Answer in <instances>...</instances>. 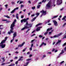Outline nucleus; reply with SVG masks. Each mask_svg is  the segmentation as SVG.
Instances as JSON below:
<instances>
[{
	"mask_svg": "<svg viewBox=\"0 0 66 66\" xmlns=\"http://www.w3.org/2000/svg\"><path fill=\"white\" fill-rule=\"evenodd\" d=\"M66 23H65L64 24H63V27H64V26H65V25H66Z\"/></svg>",
	"mask_w": 66,
	"mask_h": 66,
	"instance_id": "09e8293b",
	"label": "nucleus"
},
{
	"mask_svg": "<svg viewBox=\"0 0 66 66\" xmlns=\"http://www.w3.org/2000/svg\"><path fill=\"white\" fill-rule=\"evenodd\" d=\"M40 28H41V27H38L36 30V31H37V32L38 31H39V30H40Z\"/></svg>",
	"mask_w": 66,
	"mask_h": 66,
	"instance_id": "ddd939ff",
	"label": "nucleus"
},
{
	"mask_svg": "<svg viewBox=\"0 0 66 66\" xmlns=\"http://www.w3.org/2000/svg\"><path fill=\"white\" fill-rule=\"evenodd\" d=\"M5 59V57H3V58H1V59L3 60V62H4V61H5V59Z\"/></svg>",
	"mask_w": 66,
	"mask_h": 66,
	"instance_id": "6ab92c4d",
	"label": "nucleus"
},
{
	"mask_svg": "<svg viewBox=\"0 0 66 66\" xmlns=\"http://www.w3.org/2000/svg\"><path fill=\"white\" fill-rule=\"evenodd\" d=\"M35 15V14H34L32 15H31V17H34Z\"/></svg>",
	"mask_w": 66,
	"mask_h": 66,
	"instance_id": "79ce46f5",
	"label": "nucleus"
},
{
	"mask_svg": "<svg viewBox=\"0 0 66 66\" xmlns=\"http://www.w3.org/2000/svg\"><path fill=\"white\" fill-rule=\"evenodd\" d=\"M53 22H54V23L55 26H57V22L56 21L54 20L53 21Z\"/></svg>",
	"mask_w": 66,
	"mask_h": 66,
	"instance_id": "7ed1b4c3",
	"label": "nucleus"
},
{
	"mask_svg": "<svg viewBox=\"0 0 66 66\" xmlns=\"http://www.w3.org/2000/svg\"><path fill=\"white\" fill-rule=\"evenodd\" d=\"M39 37L42 38L43 37V36L42 35H40L39 36Z\"/></svg>",
	"mask_w": 66,
	"mask_h": 66,
	"instance_id": "e2e57ef3",
	"label": "nucleus"
},
{
	"mask_svg": "<svg viewBox=\"0 0 66 66\" xmlns=\"http://www.w3.org/2000/svg\"><path fill=\"white\" fill-rule=\"evenodd\" d=\"M34 35H35V34H33L32 35H31V36H34Z\"/></svg>",
	"mask_w": 66,
	"mask_h": 66,
	"instance_id": "bf43d9fd",
	"label": "nucleus"
},
{
	"mask_svg": "<svg viewBox=\"0 0 66 66\" xmlns=\"http://www.w3.org/2000/svg\"><path fill=\"white\" fill-rule=\"evenodd\" d=\"M52 27H51L50 28H48L47 30V32H48V31H50L51 30H52Z\"/></svg>",
	"mask_w": 66,
	"mask_h": 66,
	"instance_id": "dca6fc26",
	"label": "nucleus"
},
{
	"mask_svg": "<svg viewBox=\"0 0 66 66\" xmlns=\"http://www.w3.org/2000/svg\"><path fill=\"white\" fill-rule=\"evenodd\" d=\"M64 38H66V35L63 38V39H64Z\"/></svg>",
	"mask_w": 66,
	"mask_h": 66,
	"instance_id": "c03bdc74",
	"label": "nucleus"
},
{
	"mask_svg": "<svg viewBox=\"0 0 66 66\" xmlns=\"http://www.w3.org/2000/svg\"><path fill=\"white\" fill-rule=\"evenodd\" d=\"M0 46H1L2 48H4L5 47V44H2L0 45Z\"/></svg>",
	"mask_w": 66,
	"mask_h": 66,
	"instance_id": "6e6552de",
	"label": "nucleus"
},
{
	"mask_svg": "<svg viewBox=\"0 0 66 66\" xmlns=\"http://www.w3.org/2000/svg\"><path fill=\"white\" fill-rule=\"evenodd\" d=\"M24 6V5H21V7H20V8H22V7H23Z\"/></svg>",
	"mask_w": 66,
	"mask_h": 66,
	"instance_id": "58836bf2",
	"label": "nucleus"
},
{
	"mask_svg": "<svg viewBox=\"0 0 66 66\" xmlns=\"http://www.w3.org/2000/svg\"><path fill=\"white\" fill-rule=\"evenodd\" d=\"M31 59H27L26 61H30V60H31Z\"/></svg>",
	"mask_w": 66,
	"mask_h": 66,
	"instance_id": "c756f323",
	"label": "nucleus"
},
{
	"mask_svg": "<svg viewBox=\"0 0 66 66\" xmlns=\"http://www.w3.org/2000/svg\"><path fill=\"white\" fill-rule=\"evenodd\" d=\"M16 22V20L15 19L14 20V22L13 23L11 24L10 26V31L8 32V33L9 34H11V33H14V27H15V22Z\"/></svg>",
	"mask_w": 66,
	"mask_h": 66,
	"instance_id": "f03ea898",
	"label": "nucleus"
},
{
	"mask_svg": "<svg viewBox=\"0 0 66 66\" xmlns=\"http://www.w3.org/2000/svg\"><path fill=\"white\" fill-rule=\"evenodd\" d=\"M46 0H43L42 1V2H46Z\"/></svg>",
	"mask_w": 66,
	"mask_h": 66,
	"instance_id": "37998d69",
	"label": "nucleus"
},
{
	"mask_svg": "<svg viewBox=\"0 0 66 66\" xmlns=\"http://www.w3.org/2000/svg\"><path fill=\"white\" fill-rule=\"evenodd\" d=\"M48 53V54H51V52H49Z\"/></svg>",
	"mask_w": 66,
	"mask_h": 66,
	"instance_id": "6e6d98bb",
	"label": "nucleus"
},
{
	"mask_svg": "<svg viewBox=\"0 0 66 66\" xmlns=\"http://www.w3.org/2000/svg\"><path fill=\"white\" fill-rule=\"evenodd\" d=\"M5 17H7V18H10V16H8V15H4Z\"/></svg>",
	"mask_w": 66,
	"mask_h": 66,
	"instance_id": "5701e85b",
	"label": "nucleus"
},
{
	"mask_svg": "<svg viewBox=\"0 0 66 66\" xmlns=\"http://www.w3.org/2000/svg\"><path fill=\"white\" fill-rule=\"evenodd\" d=\"M61 40H58V41L57 42L55 45H57V44H59V43H61Z\"/></svg>",
	"mask_w": 66,
	"mask_h": 66,
	"instance_id": "9b49d317",
	"label": "nucleus"
},
{
	"mask_svg": "<svg viewBox=\"0 0 66 66\" xmlns=\"http://www.w3.org/2000/svg\"><path fill=\"white\" fill-rule=\"evenodd\" d=\"M16 18L17 19H19V17H18V16H16Z\"/></svg>",
	"mask_w": 66,
	"mask_h": 66,
	"instance_id": "864d4df0",
	"label": "nucleus"
},
{
	"mask_svg": "<svg viewBox=\"0 0 66 66\" xmlns=\"http://www.w3.org/2000/svg\"><path fill=\"white\" fill-rule=\"evenodd\" d=\"M18 61H16L15 62V64H18Z\"/></svg>",
	"mask_w": 66,
	"mask_h": 66,
	"instance_id": "de8ad7c7",
	"label": "nucleus"
},
{
	"mask_svg": "<svg viewBox=\"0 0 66 66\" xmlns=\"http://www.w3.org/2000/svg\"><path fill=\"white\" fill-rule=\"evenodd\" d=\"M7 6H8V5L7 4H6V5H5V6L6 7V9L7 8Z\"/></svg>",
	"mask_w": 66,
	"mask_h": 66,
	"instance_id": "72a5a7b5",
	"label": "nucleus"
},
{
	"mask_svg": "<svg viewBox=\"0 0 66 66\" xmlns=\"http://www.w3.org/2000/svg\"><path fill=\"white\" fill-rule=\"evenodd\" d=\"M50 20H48V21L47 22V23H49V22H50Z\"/></svg>",
	"mask_w": 66,
	"mask_h": 66,
	"instance_id": "4d7b16f0",
	"label": "nucleus"
},
{
	"mask_svg": "<svg viewBox=\"0 0 66 66\" xmlns=\"http://www.w3.org/2000/svg\"><path fill=\"white\" fill-rule=\"evenodd\" d=\"M46 55H44L43 56V57H46Z\"/></svg>",
	"mask_w": 66,
	"mask_h": 66,
	"instance_id": "774afa93",
	"label": "nucleus"
},
{
	"mask_svg": "<svg viewBox=\"0 0 66 66\" xmlns=\"http://www.w3.org/2000/svg\"><path fill=\"white\" fill-rule=\"evenodd\" d=\"M23 3V2H22V1H21L20 2L19 4H21V3Z\"/></svg>",
	"mask_w": 66,
	"mask_h": 66,
	"instance_id": "f704fd0d",
	"label": "nucleus"
},
{
	"mask_svg": "<svg viewBox=\"0 0 66 66\" xmlns=\"http://www.w3.org/2000/svg\"><path fill=\"white\" fill-rule=\"evenodd\" d=\"M51 24V23H49L48 24V26H50Z\"/></svg>",
	"mask_w": 66,
	"mask_h": 66,
	"instance_id": "680f3d73",
	"label": "nucleus"
},
{
	"mask_svg": "<svg viewBox=\"0 0 66 66\" xmlns=\"http://www.w3.org/2000/svg\"><path fill=\"white\" fill-rule=\"evenodd\" d=\"M43 45H44V46H46V43H44V42H42V44L39 46L40 47H41L43 46Z\"/></svg>",
	"mask_w": 66,
	"mask_h": 66,
	"instance_id": "1a4fd4ad",
	"label": "nucleus"
},
{
	"mask_svg": "<svg viewBox=\"0 0 66 66\" xmlns=\"http://www.w3.org/2000/svg\"><path fill=\"white\" fill-rule=\"evenodd\" d=\"M51 33H52V32H49V35H50V34H51Z\"/></svg>",
	"mask_w": 66,
	"mask_h": 66,
	"instance_id": "338daca9",
	"label": "nucleus"
},
{
	"mask_svg": "<svg viewBox=\"0 0 66 66\" xmlns=\"http://www.w3.org/2000/svg\"><path fill=\"white\" fill-rule=\"evenodd\" d=\"M33 44H32L31 45V47H33Z\"/></svg>",
	"mask_w": 66,
	"mask_h": 66,
	"instance_id": "13d9d810",
	"label": "nucleus"
},
{
	"mask_svg": "<svg viewBox=\"0 0 66 66\" xmlns=\"http://www.w3.org/2000/svg\"><path fill=\"white\" fill-rule=\"evenodd\" d=\"M51 1H50L48 2V4H50V5H51Z\"/></svg>",
	"mask_w": 66,
	"mask_h": 66,
	"instance_id": "cd10ccee",
	"label": "nucleus"
},
{
	"mask_svg": "<svg viewBox=\"0 0 66 66\" xmlns=\"http://www.w3.org/2000/svg\"><path fill=\"white\" fill-rule=\"evenodd\" d=\"M64 53V51L63 50H62V52L60 53V54L59 55V56H58V57H60V56H61V54H63V53Z\"/></svg>",
	"mask_w": 66,
	"mask_h": 66,
	"instance_id": "0eeeda50",
	"label": "nucleus"
},
{
	"mask_svg": "<svg viewBox=\"0 0 66 66\" xmlns=\"http://www.w3.org/2000/svg\"><path fill=\"white\" fill-rule=\"evenodd\" d=\"M28 2L30 4H31V1H29Z\"/></svg>",
	"mask_w": 66,
	"mask_h": 66,
	"instance_id": "052dcab7",
	"label": "nucleus"
},
{
	"mask_svg": "<svg viewBox=\"0 0 66 66\" xmlns=\"http://www.w3.org/2000/svg\"><path fill=\"white\" fill-rule=\"evenodd\" d=\"M22 58H23V57L22 56H21V57H20V59L18 60V61H22V60H23V59H21Z\"/></svg>",
	"mask_w": 66,
	"mask_h": 66,
	"instance_id": "2eb2a0df",
	"label": "nucleus"
},
{
	"mask_svg": "<svg viewBox=\"0 0 66 66\" xmlns=\"http://www.w3.org/2000/svg\"><path fill=\"white\" fill-rule=\"evenodd\" d=\"M13 38H15V37L17 36V32H14L13 35Z\"/></svg>",
	"mask_w": 66,
	"mask_h": 66,
	"instance_id": "39448f33",
	"label": "nucleus"
},
{
	"mask_svg": "<svg viewBox=\"0 0 66 66\" xmlns=\"http://www.w3.org/2000/svg\"><path fill=\"white\" fill-rule=\"evenodd\" d=\"M18 9H19V8H18V7H17L16 8V9H14L13 10H12V11H11L10 13H14V12H15V11H16V10H18Z\"/></svg>",
	"mask_w": 66,
	"mask_h": 66,
	"instance_id": "20e7f679",
	"label": "nucleus"
},
{
	"mask_svg": "<svg viewBox=\"0 0 66 66\" xmlns=\"http://www.w3.org/2000/svg\"><path fill=\"white\" fill-rule=\"evenodd\" d=\"M40 7V5H38L37 6V9H39Z\"/></svg>",
	"mask_w": 66,
	"mask_h": 66,
	"instance_id": "b1692460",
	"label": "nucleus"
},
{
	"mask_svg": "<svg viewBox=\"0 0 66 66\" xmlns=\"http://www.w3.org/2000/svg\"><path fill=\"white\" fill-rule=\"evenodd\" d=\"M51 5H50V4H49L47 3L46 5V7H47V8H50L51 7Z\"/></svg>",
	"mask_w": 66,
	"mask_h": 66,
	"instance_id": "9d476101",
	"label": "nucleus"
},
{
	"mask_svg": "<svg viewBox=\"0 0 66 66\" xmlns=\"http://www.w3.org/2000/svg\"><path fill=\"white\" fill-rule=\"evenodd\" d=\"M5 43V41L4 40H3V41H2L1 43H0V45L1 44H3L4 43Z\"/></svg>",
	"mask_w": 66,
	"mask_h": 66,
	"instance_id": "4468645a",
	"label": "nucleus"
},
{
	"mask_svg": "<svg viewBox=\"0 0 66 66\" xmlns=\"http://www.w3.org/2000/svg\"><path fill=\"white\" fill-rule=\"evenodd\" d=\"M24 17V15H22L21 16V18H23Z\"/></svg>",
	"mask_w": 66,
	"mask_h": 66,
	"instance_id": "8fccbe9b",
	"label": "nucleus"
},
{
	"mask_svg": "<svg viewBox=\"0 0 66 66\" xmlns=\"http://www.w3.org/2000/svg\"><path fill=\"white\" fill-rule=\"evenodd\" d=\"M24 44H25V42H24L22 43V44H21V45H22V46H23V45H24Z\"/></svg>",
	"mask_w": 66,
	"mask_h": 66,
	"instance_id": "4c0bfd02",
	"label": "nucleus"
},
{
	"mask_svg": "<svg viewBox=\"0 0 66 66\" xmlns=\"http://www.w3.org/2000/svg\"><path fill=\"white\" fill-rule=\"evenodd\" d=\"M47 11H44V10H42V11H40V13H42L44 14V15H46V14H47Z\"/></svg>",
	"mask_w": 66,
	"mask_h": 66,
	"instance_id": "423d86ee",
	"label": "nucleus"
},
{
	"mask_svg": "<svg viewBox=\"0 0 66 66\" xmlns=\"http://www.w3.org/2000/svg\"><path fill=\"white\" fill-rule=\"evenodd\" d=\"M65 45H66V42L63 45V46H65Z\"/></svg>",
	"mask_w": 66,
	"mask_h": 66,
	"instance_id": "49530a36",
	"label": "nucleus"
},
{
	"mask_svg": "<svg viewBox=\"0 0 66 66\" xmlns=\"http://www.w3.org/2000/svg\"><path fill=\"white\" fill-rule=\"evenodd\" d=\"M58 17V15L54 16L53 18H52V19H53L54 18H56V17Z\"/></svg>",
	"mask_w": 66,
	"mask_h": 66,
	"instance_id": "aec40b11",
	"label": "nucleus"
},
{
	"mask_svg": "<svg viewBox=\"0 0 66 66\" xmlns=\"http://www.w3.org/2000/svg\"><path fill=\"white\" fill-rule=\"evenodd\" d=\"M36 18H37V17L36 16L33 19V20H35V19H36Z\"/></svg>",
	"mask_w": 66,
	"mask_h": 66,
	"instance_id": "a19ab883",
	"label": "nucleus"
},
{
	"mask_svg": "<svg viewBox=\"0 0 66 66\" xmlns=\"http://www.w3.org/2000/svg\"><path fill=\"white\" fill-rule=\"evenodd\" d=\"M53 37L55 38V37H58L57 35H55Z\"/></svg>",
	"mask_w": 66,
	"mask_h": 66,
	"instance_id": "393cba45",
	"label": "nucleus"
},
{
	"mask_svg": "<svg viewBox=\"0 0 66 66\" xmlns=\"http://www.w3.org/2000/svg\"><path fill=\"white\" fill-rule=\"evenodd\" d=\"M2 10V8H1L0 9V12H1V11Z\"/></svg>",
	"mask_w": 66,
	"mask_h": 66,
	"instance_id": "3c124183",
	"label": "nucleus"
},
{
	"mask_svg": "<svg viewBox=\"0 0 66 66\" xmlns=\"http://www.w3.org/2000/svg\"><path fill=\"white\" fill-rule=\"evenodd\" d=\"M11 3L12 4H15V3L14 2H11Z\"/></svg>",
	"mask_w": 66,
	"mask_h": 66,
	"instance_id": "473e14b6",
	"label": "nucleus"
},
{
	"mask_svg": "<svg viewBox=\"0 0 66 66\" xmlns=\"http://www.w3.org/2000/svg\"><path fill=\"white\" fill-rule=\"evenodd\" d=\"M62 34V33H61L60 34L57 35L58 36V37H59V36H60Z\"/></svg>",
	"mask_w": 66,
	"mask_h": 66,
	"instance_id": "4be33fe9",
	"label": "nucleus"
},
{
	"mask_svg": "<svg viewBox=\"0 0 66 66\" xmlns=\"http://www.w3.org/2000/svg\"><path fill=\"white\" fill-rule=\"evenodd\" d=\"M11 21H7L6 22V23H9V22H11Z\"/></svg>",
	"mask_w": 66,
	"mask_h": 66,
	"instance_id": "a878e982",
	"label": "nucleus"
},
{
	"mask_svg": "<svg viewBox=\"0 0 66 66\" xmlns=\"http://www.w3.org/2000/svg\"><path fill=\"white\" fill-rule=\"evenodd\" d=\"M40 13H37L35 14L36 15V17H37L40 14Z\"/></svg>",
	"mask_w": 66,
	"mask_h": 66,
	"instance_id": "f3484780",
	"label": "nucleus"
},
{
	"mask_svg": "<svg viewBox=\"0 0 66 66\" xmlns=\"http://www.w3.org/2000/svg\"><path fill=\"white\" fill-rule=\"evenodd\" d=\"M29 18H28L26 19H24L21 20V23H22L23 22H26L25 25H24V27L21 29V30L22 31L24 30H25V29H29V28H31L32 27L33 25L32 24H31V23L29 24L28 23V20H29Z\"/></svg>",
	"mask_w": 66,
	"mask_h": 66,
	"instance_id": "f257e3e1",
	"label": "nucleus"
},
{
	"mask_svg": "<svg viewBox=\"0 0 66 66\" xmlns=\"http://www.w3.org/2000/svg\"><path fill=\"white\" fill-rule=\"evenodd\" d=\"M64 62V61H63L60 63V64H61L63 63Z\"/></svg>",
	"mask_w": 66,
	"mask_h": 66,
	"instance_id": "a18cd8bd",
	"label": "nucleus"
},
{
	"mask_svg": "<svg viewBox=\"0 0 66 66\" xmlns=\"http://www.w3.org/2000/svg\"><path fill=\"white\" fill-rule=\"evenodd\" d=\"M27 49V48H25V49L23 50H22V51L23 52H24V51H26V50Z\"/></svg>",
	"mask_w": 66,
	"mask_h": 66,
	"instance_id": "c9c22d12",
	"label": "nucleus"
},
{
	"mask_svg": "<svg viewBox=\"0 0 66 66\" xmlns=\"http://www.w3.org/2000/svg\"><path fill=\"white\" fill-rule=\"evenodd\" d=\"M32 10H34L35 9V7H32Z\"/></svg>",
	"mask_w": 66,
	"mask_h": 66,
	"instance_id": "e433bc0d",
	"label": "nucleus"
},
{
	"mask_svg": "<svg viewBox=\"0 0 66 66\" xmlns=\"http://www.w3.org/2000/svg\"><path fill=\"white\" fill-rule=\"evenodd\" d=\"M31 56H32V55L30 54L29 55V57H31Z\"/></svg>",
	"mask_w": 66,
	"mask_h": 66,
	"instance_id": "69168bd1",
	"label": "nucleus"
},
{
	"mask_svg": "<svg viewBox=\"0 0 66 66\" xmlns=\"http://www.w3.org/2000/svg\"><path fill=\"white\" fill-rule=\"evenodd\" d=\"M22 45L20 44L18 45V47H22Z\"/></svg>",
	"mask_w": 66,
	"mask_h": 66,
	"instance_id": "2f4dec72",
	"label": "nucleus"
},
{
	"mask_svg": "<svg viewBox=\"0 0 66 66\" xmlns=\"http://www.w3.org/2000/svg\"><path fill=\"white\" fill-rule=\"evenodd\" d=\"M13 39H12L11 40V43H12V42H13V40H14V39H15V38H13Z\"/></svg>",
	"mask_w": 66,
	"mask_h": 66,
	"instance_id": "412c9836",
	"label": "nucleus"
},
{
	"mask_svg": "<svg viewBox=\"0 0 66 66\" xmlns=\"http://www.w3.org/2000/svg\"><path fill=\"white\" fill-rule=\"evenodd\" d=\"M29 49L30 50H31H31H32V47H31L30 48H29Z\"/></svg>",
	"mask_w": 66,
	"mask_h": 66,
	"instance_id": "603ef678",
	"label": "nucleus"
},
{
	"mask_svg": "<svg viewBox=\"0 0 66 66\" xmlns=\"http://www.w3.org/2000/svg\"><path fill=\"white\" fill-rule=\"evenodd\" d=\"M65 18H66V16H64L63 17L62 19V20H64V21H66V20L65 19Z\"/></svg>",
	"mask_w": 66,
	"mask_h": 66,
	"instance_id": "f8f14e48",
	"label": "nucleus"
},
{
	"mask_svg": "<svg viewBox=\"0 0 66 66\" xmlns=\"http://www.w3.org/2000/svg\"><path fill=\"white\" fill-rule=\"evenodd\" d=\"M48 31H46L45 32V33L44 34V35H47V34H48Z\"/></svg>",
	"mask_w": 66,
	"mask_h": 66,
	"instance_id": "c85d7f7f",
	"label": "nucleus"
},
{
	"mask_svg": "<svg viewBox=\"0 0 66 66\" xmlns=\"http://www.w3.org/2000/svg\"><path fill=\"white\" fill-rule=\"evenodd\" d=\"M7 20H2V21H7Z\"/></svg>",
	"mask_w": 66,
	"mask_h": 66,
	"instance_id": "0e129e2a",
	"label": "nucleus"
},
{
	"mask_svg": "<svg viewBox=\"0 0 66 66\" xmlns=\"http://www.w3.org/2000/svg\"><path fill=\"white\" fill-rule=\"evenodd\" d=\"M54 50H55V49L54 48H53V49L52 50V52H53V51H54Z\"/></svg>",
	"mask_w": 66,
	"mask_h": 66,
	"instance_id": "5fc2aeb1",
	"label": "nucleus"
},
{
	"mask_svg": "<svg viewBox=\"0 0 66 66\" xmlns=\"http://www.w3.org/2000/svg\"><path fill=\"white\" fill-rule=\"evenodd\" d=\"M30 29H29L28 30H27V31H26V33H27V32H28V31H30Z\"/></svg>",
	"mask_w": 66,
	"mask_h": 66,
	"instance_id": "7c9ffc66",
	"label": "nucleus"
},
{
	"mask_svg": "<svg viewBox=\"0 0 66 66\" xmlns=\"http://www.w3.org/2000/svg\"><path fill=\"white\" fill-rule=\"evenodd\" d=\"M8 37H5V39L4 40L5 42H6V40H7V39Z\"/></svg>",
	"mask_w": 66,
	"mask_h": 66,
	"instance_id": "bb28decb",
	"label": "nucleus"
},
{
	"mask_svg": "<svg viewBox=\"0 0 66 66\" xmlns=\"http://www.w3.org/2000/svg\"><path fill=\"white\" fill-rule=\"evenodd\" d=\"M41 24H42L41 23L38 24L36 26V27H38L39 26V25H40Z\"/></svg>",
	"mask_w": 66,
	"mask_h": 66,
	"instance_id": "a211bd4d",
	"label": "nucleus"
},
{
	"mask_svg": "<svg viewBox=\"0 0 66 66\" xmlns=\"http://www.w3.org/2000/svg\"><path fill=\"white\" fill-rule=\"evenodd\" d=\"M35 40V39L32 40H31V43H32Z\"/></svg>",
	"mask_w": 66,
	"mask_h": 66,
	"instance_id": "ea45409f",
	"label": "nucleus"
}]
</instances>
